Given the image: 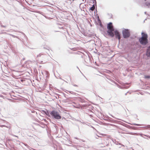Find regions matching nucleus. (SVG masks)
I'll return each mask as SVG.
<instances>
[{
  "label": "nucleus",
  "instance_id": "nucleus-6",
  "mask_svg": "<svg viewBox=\"0 0 150 150\" xmlns=\"http://www.w3.org/2000/svg\"><path fill=\"white\" fill-rule=\"evenodd\" d=\"M146 55L147 57H149L150 56V46L147 49L146 52Z\"/></svg>",
  "mask_w": 150,
  "mask_h": 150
},
{
  "label": "nucleus",
  "instance_id": "nucleus-9",
  "mask_svg": "<svg viewBox=\"0 0 150 150\" xmlns=\"http://www.w3.org/2000/svg\"><path fill=\"white\" fill-rule=\"evenodd\" d=\"M144 78H150V76H145Z\"/></svg>",
  "mask_w": 150,
  "mask_h": 150
},
{
  "label": "nucleus",
  "instance_id": "nucleus-7",
  "mask_svg": "<svg viewBox=\"0 0 150 150\" xmlns=\"http://www.w3.org/2000/svg\"><path fill=\"white\" fill-rule=\"evenodd\" d=\"M81 4H83L85 3L86 0H79Z\"/></svg>",
  "mask_w": 150,
  "mask_h": 150
},
{
  "label": "nucleus",
  "instance_id": "nucleus-3",
  "mask_svg": "<svg viewBox=\"0 0 150 150\" xmlns=\"http://www.w3.org/2000/svg\"><path fill=\"white\" fill-rule=\"evenodd\" d=\"M50 114L53 117L56 119H60L61 118V117L59 113L56 111H52L50 112Z\"/></svg>",
  "mask_w": 150,
  "mask_h": 150
},
{
  "label": "nucleus",
  "instance_id": "nucleus-11",
  "mask_svg": "<svg viewBox=\"0 0 150 150\" xmlns=\"http://www.w3.org/2000/svg\"><path fill=\"white\" fill-rule=\"evenodd\" d=\"M146 0H145V1H146Z\"/></svg>",
  "mask_w": 150,
  "mask_h": 150
},
{
  "label": "nucleus",
  "instance_id": "nucleus-8",
  "mask_svg": "<svg viewBox=\"0 0 150 150\" xmlns=\"http://www.w3.org/2000/svg\"><path fill=\"white\" fill-rule=\"evenodd\" d=\"M95 8V7L94 5H93V6L91 7L90 8V10H91L92 11H93L94 10Z\"/></svg>",
  "mask_w": 150,
  "mask_h": 150
},
{
  "label": "nucleus",
  "instance_id": "nucleus-2",
  "mask_svg": "<svg viewBox=\"0 0 150 150\" xmlns=\"http://www.w3.org/2000/svg\"><path fill=\"white\" fill-rule=\"evenodd\" d=\"M107 28L108 30L107 31V33L108 35L111 36L112 37H113L114 36V34L113 33V32L114 31V29L112 25V23H110L108 24Z\"/></svg>",
  "mask_w": 150,
  "mask_h": 150
},
{
  "label": "nucleus",
  "instance_id": "nucleus-5",
  "mask_svg": "<svg viewBox=\"0 0 150 150\" xmlns=\"http://www.w3.org/2000/svg\"><path fill=\"white\" fill-rule=\"evenodd\" d=\"M116 38H117L120 41V35L119 32L117 30L114 31Z\"/></svg>",
  "mask_w": 150,
  "mask_h": 150
},
{
  "label": "nucleus",
  "instance_id": "nucleus-1",
  "mask_svg": "<svg viewBox=\"0 0 150 150\" xmlns=\"http://www.w3.org/2000/svg\"><path fill=\"white\" fill-rule=\"evenodd\" d=\"M141 35V37L139 38V41L142 45H145L148 43V35L144 32H142Z\"/></svg>",
  "mask_w": 150,
  "mask_h": 150
},
{
  "label": "nucleus",
  "instance_id": "nucleus-4",
  "mask_svg": "<svg viewBox=\"0 0 150 150\" xmlns=\"http://www.w3.org/2000/svg\"><path fill=\"white\" fill-rule=\"evenodd\" d=\"M123 36L125 38H127L130 36L129 33L127 30H125L122 31Z\"/></svg>",
  "mask_w": 150,
  "mask_h": 150
},
{
  "label": "nucleus",
  "instance_id": "nucleus-10",
  "mask_svg": "<svg viewBox=\"0 0 150 150\" xmlns=\"http://www.w3.org/2000/svg\"><path fill=\"white\" fill-rule=\"evenodd\" d=\"M146 5L147 6H150V3H146Z\"/></svg>",
  "mask_w": 150,
  "mask_h": 150
}]
</instances>
